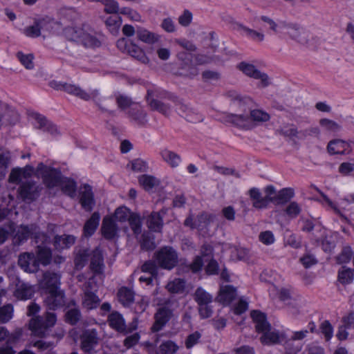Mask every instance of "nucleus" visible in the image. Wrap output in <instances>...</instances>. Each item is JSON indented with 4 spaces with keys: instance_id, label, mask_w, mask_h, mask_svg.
Here are the masks:
<instances>
[{
    "instance_id": "obj_1",
    "label": "nucleus",
    "mask_w": 354,
    "mask_h": 354,
    "mask_svg": "<svg viewBox=\"0 0 354 354\" xmlns=\"http://www.w3.org/2000/svg\"><path fill=\"white\" fill-rule=\"evenodd\" d=\"M251 317L257 331L262 333L261 342L264 344H283L286 339V335L278 330H270V324L267 322L266 316L264 313L259 310L251 312Z\"/></svg>"
},
{
    "instance_id": "obj_2",
    "label": "nucleus",
    "mask_w": 354,
    "mask_h": 354,
    "mask_svg": "<svg viewBox=\"0 0 354 354\" xmlns=\"http://www.w3.org/2000/svg\"><path fill=\"white\" fill-rule=\"evenodd\" d=\"M49 85L51 88L57 91H64L69 94L74 95L84 100H93L102 111H108V104L106 99H102L99 97V93L97 90H93L91 92H86L80 87L62 82L60 81L53 80L50 82Z\"/></svg>"
},
{
    "instance_id": "obj_3",
    "label": "nucleus",
    "mask_w": 354,
    "mask_h": 354,
    "mask_svg": "<svg viewBox=\"0 0 354 354\" xmlns=\"http://www.w3.org/2000/svg\"><path fill=\"white\" fill-rule=\"evenodd\" d=\"M65 35L68 39L81 44L86 48H97L101 45L94 31L86 26L68 28Z\"/></svg>"
},
{
    "instance_id": "obj_4",
    "label": "nucleus",
    "mask_w": 354,
    "mask_h": 354,
    "mask_svg": "<svg viewBox=\"0 0 354 354\" xmlns=\"http://www.w3.org/2000/svg\"><path fill=\"white\" fill-rule=\"evenodd\" d=\"M154 259L159 267L170 270L177 265L178 255L172 247L165 246L155 252Z\"/></svg>"
},
{
    "instance_id": "obj_5",
    "label": "nucleus",
    "mask_w": 354,
    "mask_h": 354,
    "mask_svg": "<svg viewBox=\"0 0 354 354\" xmlns=\"http://www.w3.org/2000/svg\"><path fill=\"white\" fill-rule=\"evenodd\" d=\"M116 45L121 52L127 53L140 63L144 64L149 63V59L145 51L131 40L122 37L117 41Z\"/></svg>"
},
{
    "instance_id": "obj_6",
    "label": "nucleus",
    "mask_w": 354,
    "mask_h": 354,
    "mask_svg": "<svg viewBox=\"0 0 354 354\" xmlns=\"http://www.w3.org/2000/svg\"><path fill=\"white\" fill-rule=\"evenodd\" d=\"M36 172L41 177L44 185L50 189L58 187L62 177L59 169L47 166L42 162L38 164Z\"/></svg>"
},
{
    "instance_id": "obj_7",
    "label": "nucleus",
    "mask_w": 354,
    "mask_h": 354,
    "mask_svg": "<svg viewBox=\"0 0 354 354\" xmlns=\"http://www.w3.org/2000/svg\"><path fill=\"white\" fill-rule=\"evenodd\" d=\"M56 315L53 313H47L45 318L41 316L33 317L29 322V328L37 336H44L48 328L52 327L56 322Z\"/></svg>"
},
{
    "instance_id": "obj_8",
    "label": "nucleus",
    "mask_w": 354,
    "mask_h": 354,
    "mask_svg": "<svg viewBox=\"0 0 354 354\" xmlns=\"http://www.w3.org/2000/svg\"><path fill=\"white\" fill-rule=\"evenodd\" d=\"M159 341L158 335L156 336L154 343L146 342L144 346L149 354H175L179 349V346L174 341L167 339L163 341L157 346Z\"/></svg>"
},
{
    "instance_id": "obj_9",
    "label": "nucleus",
    "mask_w": 354,
    "mask_h": 354,
    "mask_svg": "<svg viewBox=\"0 0 354 354\" xmlns=\"http://www.w3.org/2000/svg\"><path fill=\"white\" fill-rule=\"evenodd\" d=\"M37 227L35 225H21L16 230L14 239L15 242L20 244L35 234V239L37 243L41 242L43 244L49 242V237L44 233L37 232Z\"/></svg>"
},
{
    "instance_id": "obj_10",
    "label": "nucleus",
    "mask_w": 354,
    "mask_h": 354,
    "mask_svg": "<svg viewBox=\"0 0 354 354\" xmlns=\"http://www.w3.org/2000/svg\"><path fill=\"white\" fill-rule=\"evenodd\" d=\"M173 101L176 111L188 122L198 123L203 121L204 116L197 110L185 104L183 100L176 97Z\"/></svg>"
},
{
    "instance_id": "obj_11",
    "label": "nucleus",
    "mask_w": 354,
    "mask_h": 354,
    "mask_svg": "<svg viewBox=\"0 0 354 354\" xmlns=\"http://www.w3.org/2000/svg\"><path fill=\"white\" fill-rule=\"evenodd\" d=\"M237 68L246 76L259 80V86L266 87L270 84L268 75L261 72L252 64L242 62L237 65Z\"/></svg>"
},
{
    "instance_id": "obj_12",
    "label": "nucleus",
    "mask_w": 354,
    "mask_h": 354,
    "mask_svg": "<svg viewBox=\"0 0 354 354\" xmlns=\"http://www.w3.org/2000/svg\"><path fill=\"white\" fill-rule=\"evenodd\" d=\"M80 339L81 348L85 353H91L99 342V337L95 329L85 330Z\"/></svg>"
},
{
    "instance_id": "obj_13",
    "label": "nucleus",
    "mask_w": 354,
    "mask_h": 354,
    "mask_svg": "<svg viewBox=\"0 0 354 354\" xmlns=\"http://www.w3.org/2000/svg\"><path fill=\"white\" fill-rule=\"evenodd\" d=\"M19 197L26 202H31L39 196V187L32 182L23 183L18 189Z\"/></svg>"
},
{
    "instance_id": "obj_14",
    "label": "nucleus",
    "mask_w": 354,
    "mask_h": 354,
    "mask_svg": "<svg viewBox=\"0 0 354 354\" xmlns=\"http://www.w3.org/2000/svg\"><path fill=\"white\" fill-rule=\"evenodd\" d=\"M44 303L50 310L63 306L65 304L64 292L61 289L46 292Z\"/></svg>"
},
{
    "instance_id": "obj_15",
    "label": "nucleus",
    "mask_w": 354,
    "mask_h": 354,
    "mask_svg": "<svg viewBox=\"0 0 354 354\" xmlns=\"http://www.w3.org/2000/svg\"><path fill=\"white\" fill-rule=\"evenodd\" d=\"M19 266L27 272H36L39 270L38 261L33 253L25 252L19 255Z\"/></svg>"
},
{
    "instance_id": "obj_16",
    "label": "nucleus",
    "mask_w": 354,
    "mask_h": 354,
    "mask_svg": "<svg viewBox=\"0 0 354 354\" xmlns=\"http://www.w3.org/2000/svg\"><path fill=\"white\" fill-rule=\"evenodd\" d=\"M172 315L171 310L167 307L159 308L154 315L155 322L151 326L153 333L161 330Z\"/></svg>"
},
{
    "instance_id": "obj_17",
    "label": "nucleus",
    "mask_w": 354,
    "mask_h": 354,
    "mask_svg": "<svg viewBox=\"0 0 354 354\" xmlns=\"http://www.w3.org/2000/svg\"><path fill=\"white\" fill-rule=\"evenodd\" d=\"M223 121L243 129L251 127L250 118L248 114L226 113L223 118Z\"/></svg>"
},
{
    "instance_id": "obj_18",
    "label": "nucleus",
    "mask_w": 354,
    "mask_h": 354,
    "mask_svg": "<svg viewBox=\"0 0 354 354\" xmlns=\"http://www.w3.org/2000/svg\"><path fill=\"white\" fill-rule=\"evenodd\" d=\"M286 27L288 29V34L292 39L303 45H307L309 44L310 34L308 32L296 25L290 24L286 26Z\"/></svg>"
},
{
    "instance_id": "obj_19",
    "label": "nucleus",
    "mask_w": 354,
    "mask_h": 354,
    "mask_svg": "<svg viewBox=\"0 0 354 354\" xmlns=\"http://www.w3.org/2000/svg\"><path fill=\"white\" fill-rule=\"evenodd\" d=\"M80 201L82 207L86 211H91L94 205V196L92 187L87 184H84L80 187Z\"/></svg>"
},
{
    "instance_id": "obj_20",
    "label": "nucleus",
    "mask_w": 354,
    "mask_h": 354,
    "mask_svg": "<svg viewBox=\"0 0 354 354\" xmlns=\"http://www.w3.org/2000/svg\"><path fill=\"white\" fill-rule=\"evenodd\" d=\"M51 22L45 19H41L34 23L33 25L25 28L23 30L24 35L29 37H37L41 32L49 30Z\"/></svg>"
},
{
    "instance_id": "obj_21",
    "label": "nucleus",
    "mask_w": 354,
    "mask_h": 354,
    "mask_svg": "<svg viewBox=\"0 0 354 354\" xmlns=\"http://www.w3.org/2000/svg\"><path fill=\"white\" fill-rule=\"evenodd\" d=\"M18 120L17 113L6 104L0 102V127L15 123Z\"/></svg>"
},
{
    "instance_id": "obj_22",
    "label": "nucleus",
    "mask_w": 354,
    "mask_h": 354,
    "mask_svg": "<svg viewBox=\"0 0 354 354\" xmlns=\"http://www.w3.org/2000/svg\"><path fill=\"white\" fill-rule=\"evenodd\" d=\"M60 275L57 273L46 272L44 274L43 279L41 281L42 288L50 290H59L60 285Z\"/></svg>"
},
{
    "instance_id": "obj_23",
    "label": "nucleus",
    "mask_w": 354,
    "mask_h": 354,
    "mask_svg": "<svg viewBox=\"0 0 354 354\" xmlns=\"http://www.w3.org/2000/svg\"><path fill=\"white\" fill-rule=\"evenodd\" d=\"M101 231L104 237L106 239H113L118 231V227L115 219L111 217H105L102 221Z\"/></svg>"
},
{
    "instance_id": "obj_24",
    "label": "nucleus",
    "mask_w": 354,
    "mask_h": 354,
    "mask_svg": "<svg viewBox=\"0 0 354 354\" xmlns=\"http://www.w3.org/2000/svg\"><path fill=\"white\" fill-rule=\"evenodd\" d=\"M327 149L330 154H345L350 151V145L343 140L335 139L328 142Z\"/></svg>"
},
{
    "instance_id": "obj_25",
    "label": "nucleus",
    "mask_w": 354,
    "mask_h": 354,
    "mask_svg": "<svg viewBox=\"0 0 354 354\" xmlns=\"http://www.w3.org/2000/svg\"><path fill=\"white\" fill-rule=\"evenodd\" d=\"M236 297V290L232 286H222L216 300L224 305L230 304Z\"/></svg>"
},
{
    "instance_id": "obj_26",
    "label": "nucleus",
    "mask_w": 354,
    "mask_h": 354,
    "mask_svg": "<svg viewBox=\"0 0 354 354\" xmlns=\"http://www.w3.org/2000/svg\"><path fill=\"white\" fill-rule=\"evenodd\" d=\"M136 34L138 39L148 44L158 43L161 38L160 35L142 27L137 28Z\"/></svg>"
},
{
    "instance_id": "obj_27",
    "label": "nucleus",
    "mask_w": 354,
    "mask_h": 354,
    "mask_svg": "<svg viewBox=\"0 0 354 354\" xmlns=\"http://www.w3.org/2000/svg\"><path fill=\"white\" fill-rule=\"evenodd\" d=\"M248 194L252 201V206L257 209L266 208L268 203V198L262 196L260 190L257 187H252L248 191Z\"/></svg>"
},
{
    "instance_id": "obj_28",
    "label": "nucleus",
    "mask_w": 354,
    "mask_h": 354,
    "mask_svg": "<svg viewBox=\"0 0 354 354\" xmlns=\"http://www.w3.org/2000/svg\"><path fill=\"white\" fill-rule=\"evenodd\" d=\"M236 26L237 30L240 31L243 36L249 38L254 42L261 43L265 39V35L261 32L248 28L241 24H237Z\"/></svg>"
},
{
    "instance_id": "obj_29",
    "label": "nucleus",
    "mask_w": 354,
    "mask_h": 354,
    "mask_svg": "<svg viewBox=\"0 0 354 354\" xmlns=\"http://www.w3.org/2000/svg\"><path fill=\"white\" fill-rule=\"evenodd\" d=\"M153 91L151 89L147 90V100L153 110L158 111L165 115H168L170 113V106L166 104H164L157 100L151 97Z\"/></svg>"
},
{
    "instance_id": "obj_30",
    "label": "nucleus",
    "mask_w": 354,
    "mask_h": 354,
    "mask_svg": "<svg viewBox=\"0 0 354 354\" xmlns=\"http://www.w3.org/2000/svg\"><path fill=\"white\" fill-rule=\"evenodd\" d=\"M109 326L118 332L126 331V324L122 315L117 311L111 313L108 317Z\"/></svg>"
},
{
    "instance_id": "obj_31",
    "label": "nucleus",
    "mask_w": 354,
    "mask_h": 354,
    "mask_svg": "<svg viewBox=\"0 0 354 354\" xmlns=\"http://www.w3.org/2000/svg\"><path fill=\"white\" fill-rule=\"evenodd\" d=\"M99 297L93 292L86 290L82 297V306L87 310L96 308L100 304Z\"/></svg>"
},
{
    "instance_id": "obj_32",
    "label": "nucleus",
    "mask_w": 354,
    "mask_h": 354,
    "mask_svg": "<svg viewBox=\"0 0 354 354\" xmlns=\"http://www.w3.org/2000/svg\"><path fill=\"white\" fill-rule=\"evenodd\" d=\"M35 120L37 122L36 127L37 129H42L44 131H47L53 136H55L59 133L57 127L47 121L44 117L40 115H36Z\"/></svg>"
},
{
    "instance_id": "obj_33",
    "label": "nucleus",
    "mask_w": 354,
    "mask_h": 354,
    "mask_svg": "<svg viewBox=\"0 0 354 354\" xmlns=\"http://www.w3.org/2000/svg\"><path fill=\"white\" fill-rule=\"evenodd\" d=\"M104 268V259L102 251L99 248H96L93 251L91 268L95 272L100 273L102 271Z\"/></svg>"
},
{
    "instance_id": "obj_34",
    "label": "nucleus",
    "mask_w": 354,
    "mask_h": 354,
    "mask_svg": "<svg viewBox=\"0 0 354 354\" xmlns=\"http://www.w3.org/2000/svg\"><path fill=\"white\" fill-rule=\"evenodd\" d=\"M75 238L72 235L64 234L54 238V246L57 250L70 248L75 243Z\"/></svg>"
},
{
    "instance_id": "obj_35",
    "label": "nucleus",
    "mask_w": 354,
    "mask_h": 354,
    "mask_svg": "<svg viewBox=\"0 0 354 354\" xmlns=\"http://www.w3.org/2000/svg\"><path fill=\"white\" fill-rule=\"evenodd\" d=\"M35 291L33 287L26 284H18L15 291V296L19 299L26 300L30 299Z\"/></svg>"
},
{
    "instance_id": "obj_36",
    "label": "nucleus",
    "mask_w": 354,
    "mask_h": 354,
    "mask_svg": "<svg viewBox=\"0 0 354 354\" xmlns=\"http://www.w3.org/2000/svg\"><path fill=\"white\" fill-rule=\"evenodd\" d=\"M147 223L149 229L155 232H160L163 226L162 218L159 212H152Z\"/></svg>"
},
{
    "instance_id": "obj_37",
    "label": "nucleus",
    "mask_w": 354,
    "mask_h": 354,
    "mask_svg": "<svg viewBox=\"0 0 354 354\" xmlns=\"http://www.w3.org/2000/svg\"><path fill=\"white\" fill-rule=\"evenodd\" d=\"M160 156L163 160L173 168L177 167L181 161V158L179 155L167 149L162 150Z\"/></svg>"
},
{
    "instance_id": "obj_38",
    "label": "nucleus",
    "mask_w": 354,
    "mask_h": 354,
    "mask_svg": "<svg viewBox=\"0 0 354 354\" xmlns=\"http://www.w3.org/2000/svg\"><path fill=\"white\" fill-rule=\"evenodd\" d=\"M36 259L38 261V263L43 266H47L50 264L52 259L51 250L43 245H38L37 250Z\"/></svg>"
},
{
    "instance_id": "obj_39",
    "label": "nucleus",
    "mask_w": 354,
    "mask_h": 354,
    "mask_svg": "<svg viewBox=\"0 0 354 354\" xmlns=\"http://www.w3.org/2000/svg\"><path fill=\"white\" fill-rule=\"evenodd\" d=\"M59 187L61 188L62 191L69 196L70 197H74L76 192V183L73 180L62 177L60 182L59 183Z\"/></svg>"
},
{
    "instance_id": "obj_40",
    "label": "nucleus",
    "mask_w": 354,
    "mask_h": 354,
    "mask_svg": "<svg viewBox=\"0 0 354 354\" xmlns=\"http://www.w3.org/2000/svg\"><path fill=\"white\" fill-rule=\"evenodd\" d=\"M100 216L98 212H94L91 218L86 222L84 227V233L86 236H91L99 225Z\"/></svg>"
},
{
    "instance_id": "obj_41",
    "label": "nucleus",
    "mask_w": 354,
    "mask_h": 354,
    "mask_svg": "<svg viewBox=\"0 0 354 354\" xmlns=\"http://www.w3.org/2000/svg\"><path fill=\"white\" fill-rule=\"evenodd\" d=\"M118 298L124 306H129L133 302L134 292L126 287H122L118 292Z\"/></svg>"
},
{
    "instance_id": "obj_42",
    "label": "nucleus",
    "mask_w": 354,
    "mask_h": 354,
    "mask_svg": "<svg viewBox=\"0 0 354 354\" xmlns=\"http://www.w3.org/2000/svg\"><path fill=\"white\" fill-rule=\"evenodd\" d=\"M127 113L133 121L138 124H144L146 122V113L138 104H133Z\"/></svg>"
},
{
    "instance_id": "obj_43",
    "label": "nucleus",
    "mask_w": 354,
    "mask_h": 354,
    "mask_svg": "<svg viewBox=\"0 0 354 354\" xmlns=\"http://www.w3.org/2000/svg\"><path fill=\"white\" fill-rule=\"evenodd\" d=\"M194 298L198 305L210 304L213 301V296L201 287L196 290Z\"/></svg>"
},
{
    "instance_id": "obj_44",
    "label": "nucleus",
    "mask_w": 354,
    "mask_h": 354,
    "mask_svg": "<svg viewBox=\"0 0 354 354\" xmlns=\"http://www.w3.org/2000/svg\"><path fill=\"white\" fill-rule=\"evenodd\" d=\"M354 279V270L342 266L338 271V281L343 285L351 283Z\"/></svg>"
},
{
    "instance_id": "obj_45",
    "label": "nucleus",
    "mask_w": 354,
    "mask_h": 354,
    "mask_svg": "<svg viewBox=\"0 0 354 354\" xmlns=\"http://www.w3.org/2000/svg\"><path fill=\"white\" fill-rule=\"evenodd\" d=\"M138 181L147 191L152 189L160 184V180L158 178L150 175H142L140 176Z\"/></svg>"
},
{
    "instance_id": "obj_46",
    "label": "nucleus",
    "mask_w": 354,
    "mask_h": 354,
    "mask_svg": "<svg viewBox=\"0 0 354 354\" xmlns=\"http://www.w3.org/2000/svg\"><path fill=\"white\" fill-rule=\"evenodd\" d=\"M295 196V192L292 188H283L276 194L275 202L277 204H283L289 201Z\"/></svg>"
},
{
    "instance_id": "obj_47",
    "label": "nucleus",
    "mask_w": 354,
    "mask_h": 354,
    "mask_svg": "<svg viewBox=\"0 0 354 354\" xmlns=\"http://www.w3.org/2000/svg\"><path fill=\"white\" fill-rule=\"evenodd\" d=\"M122 23V18L118 15L110 16L105 21L106 26L113 34L118 32Z\"/></svg>"
},
{
    "instance_id": "obj_48",
    "label": "nucleus",
    "mask_w": 354,
    "mask_h": 354,
    "mask_svg": "<svg viewBox=\"0 0 354 354\" xmlns=\"http://www.w3.org/2000/svg\"><path fill=\"white\" fill-rule=\"evenodd\" d=\"M250 122H264L270 120V115L261 109H254L250 111Z\"/></svg>"
},
{
    "instance_id": "obj_49",
    "label": "nucleus",
    "mask_w": 354,
    "mask_h": 354,
    "mask_svg": "<svg viewBox=\"0 0 354 354\" xmlns=\"http://www.w3.org/2000/svg\"><path fill=\"white\" fill-rule=\"evenodd\" d=\"M88 252L86 249H79L77 250L75 257V266L76 269L82 268L88 259Z\"/></svg>"
},
{
    "instance_id": "obj_50",
    "label": "nucleus",
    "mask_w": 354,
    "mask_h": 354,
    "mask_svg": "<svg viewBox=\"0 0 354 354\" xmlns=\"http://www.w3.org/2000/svg\"><path fill=\"white\" fill-rule=\"evenodd\" d=\"M212 215L207 213H201L195 219V227L202 230L207 227L212 219Z\"/></svg>"
},
{
    "instance_id": "obj_51",
    "label": "nucleus",
    "mask_w": 354,
    "mask_h": 354,
    "mask_svg": "<svg viewBox=\"0 0 354 354\" xmlns=\"http://www.w3.org/2000/svg\"><path fill=\"white\" fill-rule=\"evenodd\" d=\"M81 318V313L78 308L74 307L66 313V322L71 325H75Z\"/></svg>"
},
{
    "instance_id": "obj_52",
    "label": "nucleus",
    "mask_w": 354,
    "mask_h": 354,
    "mask_svg": "<svg viewBox=\"0 0 354 354\" xmlns=\"http://www.w3.org/2000/svg\"><path fill=\"white\" fill-rule=\"evenodd\" d=\"M128 221L134 234L136 235L140 234L142 228V222L140 216L137 214L132 213Z\"/></svg>"
},
{
    "instance_id": "obj_53",
    "label": "nucleus",
    "mask_w": 354,
    "mask_h": 354,
    "mask_svg": "<svg viewBox=\"0 0 354 354\" xmlns=\"http://www.w3.org/2000/svg\"><path fill=\"white\" fill-rule=\"evenodd\" d=\"M15 232V224L8 222L0 227V245L3 243L8 236Z\"/></svg>"
},
{
    "instance_id": "obj_54",
    "label": "nucleus",
    "mask_w": 354,
    "mask_h": 354,
    "mask_svg": "<svg viewBox=\"0 0 354 354\" xmlns=\"http://www.w3.org/2000/svg\"><path fill=\"white\" fill-rule=\"evenodd\" d=\"M185 281L183 279H176L169 282L166 286L169 292L171 293H180L185 288Z\"/></svg>"
},
{
    "instance_id": "obj_55",
    "label": "nucleus",
    "mask_w": 354,
    "mask_h": 354,
    "mask_svg": "<svg viewBox=\"0 0 354 354\" xmlns=\"http://www.w3.org/2000/svg\"><path fill=\"white\" fill-rule=\"evenodd\" d=\"M285 351L288 352L294 353L295 354H298L302 349L303 345L300 343H295V340H292L291 339H287L286 337L284 342H283Z\"/></svg>"
},
{
    "instance_id": "obj_56",
    "label": "nucleus",
    "mask_w": 354,
    "mask_h": 354,
    "mask_svg": "<svg viewBox=\"0 0 354 354\" xmlns=\"http://www.w3.org/2000/svg\"><path fill=\"white\" fill-rule=\"evenodd\" d=\"M301 205L295 201L290 202L286 207L285 212L290 218H296L301 212Z\"/></svg>"
},
{
    "instance_id": "obj_57",
    "label": "nucleus",
    "mask_w": 354,
    "mask_h": 354,
    "mask_svg": "<svg viewBox=\"0 0 354 354\" xmlns=\"http://www.w3.org/2000/svg\"><path fill=\"white\" fill-rule=\"evenodd\" d=\"M319 124L325 130L328 131L336 132L341 129V126L336 122L326 118L321 119L319 120Z\"/></svg>"
},
{
    "instance_id": "obj_58",
    "label": "nucleus",
    "mask_w": 354,
    "mask_h": 354,
    "mask_svg": "<svg viewBox=\"0 0 354 354\" xmlns=\"http://www.w3.org/2000/svg\"><path fill=\"white\" fill-rule=\"evenodd\" d=\"M116 102L118 107L122 110H126L127 109H130L132 106H133V104H136L132 102L131 98L123 95L117 96Z\"/></svg>"
},
{
    "instance_id": "obj_59",
    "label": "nucleus",
    "mask_w": 354,
    "mask_h": 354,
    "mask_svg": "<svg viewBox=\"0 0 354 354\" xmlns=\"http://www.w3.org/2000/svg\"><path fill=\"white\" fill-rule=\"evenodd\" d=\"M104 5V12L109 14H116L120 12L119 5L115 0H102Z\"/></svg>"
},
{
    "instance_id": "obj_60",
    "label": "nucleus",
    "mask_w": 354,
    "mask_h": 354,
    "mask_svg": "<svg viewBox=\"0 0 354 354\" xmlns=\"http://www.w3.org/2000/svg\"><path fill=\"white\" fill-rule=\"evenodd\" d=\"M201 76L203 82L209 83L216 82L221 78V75L218 72L210 70L203 71Z\"/></svg>"
},
{
    "instance_id": "obj_61",
    "label": "nucleus",
    "mask_w": 354,
    "mask_h": 354,
    "mask_svg": "<svg viewBox=\"0 0 354 354\" xmlns=\"http://www.w3.org/2000/svg\"><path fill=\"white\" fill-rule=\"evenodd\" d=\"M201 336V333L198 331H195L189 334L185 341V347L189 349L196 345L199 342Z\"/></svg>"
},
{
    "instance_id": "obj_62",
    "label": "nucleus",
    "mask_w": 354,
    "mask_h": 354,
    "mask_svg": "<svg viewBox=\"0 0 354 354\" xmlns=\"http://www.w3.org/2000/svg\"><path fill=\"white\" fill-rule=\"evenodd\" d=\"M303 354H326L325 349L319 344L312 342L306 345Z\"/></svg>"
},
{
    "instance_id": "obj_63",
    "label": "nucleus",
    "mask_w": 354,
    "mask_h": 354,
    "mask_svg": "<svg viewBox=\"0 0 354 354\" xmlns=\"http://www.w3.org/2000/svg\"><path fill=\"white\" fill-rule=\"evenodd\" d=\"M18 59L20 62L26 67L27 69H32L34 67L33 64V55L31 54L24 55V53L19 52L17 55Z\"/></svg>"
},
{
    "instance_id": "obj_64",
    "label": "nucleus",
    "mask_w": 354,
    "mask_h": 354,
    "mask_svg": "<svg viewBox=\"0 0 354 354\" xmlns=\"http://www.w3.org/2000/svg\"><path fill=\"white\" fill-rule=\"evenodd\" d=\"M132 213L127 207H121L116 209L114 214L115 219L120 221L124 222L129 219V216Z\"/></svg>"
}]
</instances>
